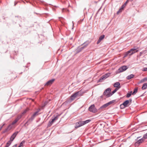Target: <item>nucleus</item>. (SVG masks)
Segmentation results:
<instances>
[{"mask_svg":"<svg viewBox=\"0 0 147 147\" xmlns=\"http://www.w3.org/2000/svg\"><path fill=\"white\" fill-rule=\"evenodd\" d=\"M51 120L52 121L54 122V121L55 120V119H54L53 118Z\"/></svg>","mask_w":147,"mask_h":147,"instance_id":"37998d69","label":"nucleus"},{"mask_svg":"<svg viewBox=\"0 0 147 147\" xmlns=\"http://www.w3.org/2000/svg\"><path fill=\"white\" fill-rule=\"evenodd\" d=\"M117 88H115L113 91L112 92H111V93L109 95V96H111L113 94H114L115 92L117 90H118Z\"/></svg>","mask_w":147,"mask_h":147,"instance_id":"5701e85b","label":"nucleus"},{"mask_svg":"<svg viewBox=\"0 0 147 147\" xmlns=\"http://www.w3.org/2000/svg\"><path fill=\"white\" fill-rule=\"evenodd\" d=\"M17 4V3H16V2H15V4H14V5H16Z\"/></svg>","mask_w":147,"mask_h":147,"instance_id":"09e8293b","label":"nucleus"},{"mask_svg":"<svg viewBox=\"0 0 147 147\" xmlns=\"http://www.w3.org/2000/svg\"><path fill=\"white\" fill-rule=\"evenodd\" d=\"M126 5L124 3L123 5H122L121 8V9H122L123 10L124 8L126 6Z\"/></svg>","mask_w":147,"mask_h":147,"instance_id":"473e14b6","label":"nucleus"},{"mask_svg":"<svg viewBox=\"0 0 147 147\" xmlns=\"http://www.w3.org/2000/svg\"><path fill=\"white\" fill-rule=\"evenodd\" d=\"M30 99L31 100H32V101H33V102H34V99H32V98H30Z\"/></svg>","mask_w":147,"mask_h":147,"instance_id":"49530a36","label":"nucleus"},{"mask_svg":"<svg viewBox=\"0 0 147 147\" xmlns=\"http://www.w3.org/2000/svg\"><path fill=\"white\" fill-rule=\"evenodd\" d=\"M5 147H7V146H6V145Z\"/></svg>","mask_w":147,"mask_h":147,"instance_id":"603ef678","label":"nucleus"},{"mask_svg":"<svg viewBox=\"0 0 147 147\" xmlns=\"http://www.w3.org/2000/svg\"><path fill=\"white\" fill-rule=\"evenodd\" d=\"M105 35H102L99 38V39L98 40L97 44H98L104 38Z\"/></svg>","mask_w":147,"mask_h":147,"instance_id":"ddd939ff","label":"nucleus"},{"mask_svg":"<svg viewBox=\"0 0 147 147\" xmlns=\"http://www.w3.org/2000/svg\"><path fill=\"white\" fill-rule=\"evenodd\" d=\"M18 131H16L15 132H14L11 136L10 138V140L11 141H12L14 139V138H15L17 136V134L18 133Z\"/></svg>","mask_w":147,"mask_h":147,"instance_id":"9b49d317","label":"nucleus"},{"mask_svg":"<svg viewBox=\"0 0 147 147\" xmlns=\"http://www.w3.org/2000/svg\"><path fill=\"white\" fill-rule=\"evenodd\" d=\"M142 71H147V67H144V68L142 70Z\"/></svg>","mask_w":147,"mask_h":147,"instance_id":"72a5a7b5","label":"nucleus"},{"mask_svg":"<svg viewBox=\"0 0 147 147\" xmlns=\"http://www.w3.org/2000/svg\"><path fill=\"white\" fill-rule=\"evenodd\" d=\"M135 76L133 74H131L130 75H128L126 77V79L127 80H129L131 79L132 78H133Z\"/></svg>","mask_w":147,"mask_h":147,"instance_id":"6ab92c4d","label":"nucleus"},{"mask_svg":"<svg viewBox=\"0 0 147 147\" xmlns=\"http://www.w3.org/2000/svg\"><path fill=\"white\" fill-rule=\"evenodd\" d=\"M89 43L87 42H86L83 43L82 45H84V46L81 47V49H83L85 48H86L87 46L89 44Z\"/></svg>","mask_w":147,"mask_h":147,"instance_id":"f3484780","label":"nucleus"},{"mask_svg":"<svg viewBox=\"0 0 147 147\" xmlns=\"http://www.w3.org/2000/svg\"><path fill=\"white\" fill-rule=\"evenodd\" d=\"M113 86L115 87H116V88H117L119 89L121 88L120 86V83L119 82H116L114 83Z\"/></svg>","mask_w":147,"mask_h":147,"instance_id":"2eb2a0df","label":"nucleus"},{"mask_svg":"<svg viewBox=\"0 0 147 147\" xmlns=\"http://www.w3.org/2000/svg\"><path fill=\"white\" fill-rule=\"evenodd\" d=\"M22 117V115L19 116L17 117L16 119L17 121H18V120L21 119Z\"/></svg>","mask_w":147,"mask_h":147,"instance_id":"2f4dec72","label":"nucleus"},{"mask_svg":"<svg viewBox=\"0 0 147 147\" xmlns=\"http://www.w3.org/2000/svg\"><path fill=\"white\" fill-rule=\"evenodd\" d=\"M144 140L143 139V138H142L138 140L136 142V144H139L143 142Z\"/></svg>","mask_w":147,"mask_h":147,"instance_id":"aec40b11","label":"nucleus"},{"mask_svg":"<svg viewBox=\"0 0 147 147\" xmlns=\"http://www.w3.org/2000/svg\"><path fill=\"white\" fill-rule=\"evenodd\" d=\"M17 144H16L13 146L12 147H17Z\"/></svg>","mask_w":147,"mask_h":147,"instance_id":"79ce46f5","label":"nucleus"},{"mask_svg":"<svg viewBox=\"0 0 147 147\" xmlns=\"http://www.w3.org/2000/svg\"><path fill=\"white\" fill-rule=\"evenodd\" d=\"M146 77V78H147V76Z\"/></svg>","mask_w":147,"mask_h":147,"instance_id":"6e6d98bb","label":"nucleus"},{"mask_svg":"<svg viewBox=\"0 0 147 147\" xmlns=\"http://www.w3.org/2000/svg\"><path fill=\"white\" fill-rule=\"evenodd\" d=\"M132 91H131L127 93L126 95V97L127 98L129 97L132 94Z\"/></svg>","mask_w":147,"mask_h":147,"instance_id":"393cba45","label":"nucleus"},{"mask_svg":"<svg viewBox=\"0 0 147 147\" xmlns=\"http://www.w3.org/2000/svg\"><path fill=\"white\" fill-rule=\"evenodd\" d=\"M89 43L87 42H86L83 43L82 45H84V46L81 47V49H83L85 48H86L87 46L89 44Z\"/></svg>","mask_w":147,"mask_h":147,"instance_id":"a211bd4d","label":"nucleus"},{"mask_svg":"<svg viewBox=\"0 0 147 147\" xmlns=\"http://www.w3.org/2000/svg\"><path fill=\"white\" fill-rule=\"evenodd\" d=\"M131 49H130V50H129V51H127V52H126L124 54V57H126L128 55L131 56V55H132L133 54L132 53H131Z\"/></svg>","mask_w":147,"mask_h":147,"instance_id":"4468645a","label":"nucleus"},{"mask_svg":"<svg viewBox=\"0 0 147 147\" xmlns=\"http://www.w3.org/2000/svg\"><path fill=\"white\" fill-rule=\"evenodd\" d=\"M128 68L127 66L124 65L120 67L117 71L118 73H121L126 70Z\"/></svg>","mask_w":147,"mask_h":147,"instance_id":"6e6552de","label":"nucleus"},{"mask_svg":"<svg viewBox=\"0 0 147 147\" xmlns=\"http://www.w3.org/2000/svg\"><path fill=\"white\" fill-rule=\"evenodd\" d=\"M11 140H9L8 141L6 144V145L7 147H9L10 145L11 144Z\"/></svg>","mask_w":147,"mask_h":147,"instance_id":"bb28decb","label":"nucleus"},{"mask_svg":"<svg viewBox=\"0 0 147 147\" xmlns=\"http://www.w3.org/2000/svg\"><path fill=\"white\" fill-rule=\"evenodd\" d=\"M147 88V84L146 83L144 84L143 85V86L142 87V89L143 90H145Z\"/></svg>","mask_w":147,"mask_h":147,"instance_id":"412c9836","label":"nucleus"},{"mask_svg":"<svg viewBox=\"0 0 147 147\" xmlns=\"http://www.w3.org/2000/svg\"><path fill=\"white\" fill-rule=\"evenodd\" d=\"M5 125V124H4L2 126L0 127V130L3 127V126L4 125Z\"/></svg>","mask_w":147,"mask_h":147,"instance_id":"a19ab883","label":"nucleus"},{"mask_svg":"<svg viewBox=\"0 0 147 147\" xmlns=\"http://www.w3.org/2000/svg\"><path fill=\"white\" fill-rule=\"evenodd\" d=\"M138 90V88H135L134 90V92L132 93V94L133 95H135L137 92Z\"/></svg>","mask_w":147,"mask_h":147,"instance_id":"b1692460","label":"nucleus"},{"mask_svg":"<svg viewBox=\"0 0 147 147\" xmlns=\"http://www.w3.org/2000/svg\"><path fill=\"white\" fill-rule=\"evenodd\" d=\"M12 125L11 124L9 125L3 131V133H5L6 132L10 130L12 128Z\"/></svg>","mask_w":147,"mask_h":147,"instance_id":"f8f14e48","label":"nucleus"},{"mask_svg":"<svg viewBox=\"0 0 147 147\" xmlns=\"http://www.w3.org/2000/svg\"><path fill=\"white\" fill-rule=\"evenodd\" d=\"M21 147V146H20V145H19V146H18V147Z\"/></svg>","mask_w":147,"mask_h":147,"instance_id":"8fccbe9b","label":"nucleus"},{"mask_svg":"<svg viewBox=\"0 0 147 147\" xmlns=\"http://www.w3.org/2000/svg\"><path fill=\"white\" fill-rule=\"evenodd\" d=\"M142 138L144 140L147 139V133L144 135Z\"/></svg>","mask_w":147,"mask_h":147,"instance_id":"c85d7f7f","label":"nucleus"},{"mask_svg":"<svg viewBox=\"0 0 147 147\" xmlns=\"http://www.w3.org/2000/svg\"><path fill=\"white\" fill-rule=\"evenodd\" d=\"M90 121V120L88 119L85 121H81L77 122L75 124V128L76 129H77L78 128L89 123Z\"/></svg>","mask_w":147,"mask_h":147,"instance_id":"f257e3e1","label":"nucleus"},{"mask_svg":"<svg viewBox=\"0 0 147 147\" xmlns=\"http://www.w3.org/2000/svg\"><path fill=\"white\" fill-rule=\"evenodd\" d=\"M25 143V141L24 140L22 141L20 144V146H23V144H24Z\"/></svg>","mask_w":147,"mask_h":147,"instance_id":"cd10ccee","label":"nucleus"},{"mask_svg":"<svg viewBox=\"0 0 147 147\" xmlns=\"http://www.w3.org/2000/svg\"><path fill=\"white\" fill-rule=\"evenodd\" d=\"M123 10L122 9H121V8H120L119 9V11H120V12H122V11Z\"/></svg>","mask_w":147,"mask_h":147,"instance_id":"ea45409f","label":"nucleus"},{"mask_svg":"<svg viewBox=\"0 0 147 147\" xmlns=\"http://www.w3.org/2000/svg\"><path fill=\"white\" fill-rule=\"evenodd\" d=\"M115 101V100H114L109 102L103 105L102 106H101L100 108L99 109L102 110H103L104 109H105L108 106L111 104L113 103Z\"/></svg>","mask_w":147,"mask_h":147,"instance_id":"f03ea898","label":"nucleus"},{"mask_svg":"<svg viewBox=\"0 0 147 147\" xmlns=\"http://www.w3.org/2000/svg\"><path fill=\"white\" fill-rule=\"evenodd\" d=\"M120 11L119 10L117 12V14H118L119 13H120Z\"/></svg>","mask_w":147,"mask_h":147,"instance_id":"de8ad7c7","label":"nucleus"},{"mask_svg":"<svg viewBox=\"0 0 147 147\" xmlns=\"http://www.w3.org/2000/svg\"><path fill=\"white\" fill-rule=\"evenodd\" d=\"M3 18L4 19H5V18H4V17H3Z\"/></svg>","mask_w":147,"mask_h":147,"instance_id":"864d4df0","label":"nucleus"},{"mask_svg":"<svg viewBox=\"0 0 147 147\" xmlns=\"http://www.w3.org/2000/svg\"><path fill=\"white\" fill-rule=\"evenodd\" d=\"M29 110V109L28 108H26V109L24 110L23 112L22 113V115H23L24 114L26 113L27 111H28Z\"/></svg>","mask_w":147,"mask_h":147,"instance_id":"4be33fe9","label":"nucleus"},{"mask_svg":"<svg viewBox=\"0 0 147 147\" xmlns=\"http://www.w3.org/2000/svg\"><path fill=\"white\" fill-rule=\"evenodd\" d=\"M88 110L90 112L93 113H96L97 112V110L94 104L91 105L89 107Z\"/></svg>","mask_w":147,"mask_h":147,"instance_id":"7ed1b4c3","label":"nucleus"},{"mask_svg":"<svg viewBox=\"0 0 147 147\" xmlns=\"http://www.w3.org/2000/svg\"><path fill=\"white\" fill-rule=\"evenodd\" d=\"M72 23H73V26H74L73 22H72Z\"/></svg>","mask_w":147,"mask_h":147,"instance_id":"3c124183","label":"nucleus"},{"mask_svg":"<svg viewBox=\"0 0 147 147\" xmlns=\"http://www.w3.org/2000/svg\"><path fill=\"white\" fill-rule=\"evenodd\" d=\"M58 115H57L54 118V119H55V120H57L58 119Z\"/></svg>","mask_w":147,"mask_h":147,"instance_id":"4c0bfd02","label":"nucleus"},{"mask_svg":"<svg viewBox=\"0 0 147 147\" xmlns=\"http://www.w3.org/2000/svg\"><path fill=\"white\" fill-rule=\"evenodd\" d=\"M103 96H104V95H102L101 96H100V97L101 98H103Z\"/></svg>","mask_w":147,"mask_h":147,"instance_id":"a18cd8bd","label":"nucleus"},{"mask_svg":"<svg viewBox=\"0 0 147 147\" xmlns=\"http://www.w3.org/2000/svg\"><path fill=\"white\" fill-rule=\"evenodd\" d=\"M55 79H52L48 81L46 83V85L47 86L51 85L54 82Z\"/></svg>","mask_w":147,"mask_h":147,"instance_id":"dca6fc26","label":"nucleus"},{"mask_svg":"<svg viewBox=\"0 0 147 147\" xmlns=\"http://www.w3.org/2000/svg\"><path fill=\"white\" fill-rule=\"evenodd\" d=\"M18 121H17L16 119H15V120L13 121V122L11 123L12 125H13L15 124L16 123L18 122Z\"/></svg>","mask_w":147,"mask_h":147,"instance_id":"c756f323","label":"nucleus"},{"mask_svg":"<svg viewBox=\"0 0 147 147\" xmlns=\"http://www.w3.org/2000/svg\"><path fill=\"white\" fill-rule=\"evenodd\" d=\"M50 122H51V123H52V124H53V123H54V122H53V121H52L51 120H50Z\"/></svg>","mask_w":147,"mask_h":147,"instance_id":"c03bdc74","label":"nucleus"},{"mask_svg":"<svg viewBox=\"0 0 147 147\" xmlns=\"http://www.w3.org/2000/svg\"><path fill=\"white\" fill-rule=\"evenodd\" d=\"M39 112V111H36L32 115L31 117L28 120L29 121H32L35 117L38 115V113Z\"/></svg>","mask_w":147,"mask_h":147,"instance_id":"1a4fd4ad","label":"nucleus"},{"mask_svg":"<svg viewBox=\"0 0 147 147\" xmlns=\"http://www.w3.org/2000/svg\"><path fill=\"white\" fill-rule=\"evenodd\" d=\"M53 124L51 122H50V121H49L48 123V126H51L52 124Z\"/></svg>","mask_w":147,"mask_h":147,"instance_id":"e433bc0d","label":"nucleus"},{"mask_svg":"<svg viewBox=\"0 0 147 147\" xmlns=\"http://www.w3.org/2000/svg\"><path fill=\"white\" fill-rule=\"evenodd\" d=\"M147 81V78L146 77H145L142 79L140 81V82L142 83L144 82H146Z\"/></svg>","mask_w":147,"mask_h":147,"instance_id":"a878e982","label":"nucleus"},{"mask_svg":"<svg viewBox=\"0 0 147 147\" xmlns=\"http://www.w3.org/2000/svg\"><path fill=\"white\" fill-rule=\"evenodd\" d=\"M82 49H81V47L78 48L77 49V52L79 53L82 51Z\"/></svg>","mask_w":147,"mask_h":147,"instance_id":"7c9ffc66","label":"nucleus"},{"mask_svg":"<svg viewBox=\"0 0 147 147\" xmlns=\"http://www.w3.org/2000/svg\"><path fill=\"white\" fill-rule=\"evenodd\" d=\"M110 74H111L110 73H107L102 76L100 78V79L98 80V81L99 82H102V80L106 79L108 77H109L110 76Z\"/></svg>","mask_w":147,"mask_h":147,"instance_id":"423d86ee","label":"nucleus"},{"mask_svg":"<svg viewBox=\"0 0 147 147\" xmlns=\"http://www.w3.org/2000/svg\"><path fill=\"white\" fill-rule=\"evenodd\" d=\"M80 92V91H78L76 92L73 94H72L70 96V99L71 101L73 100L75 98L77 97L78 96H80V95H79V93Z\"/></svg>","mask_w":147,"mask_h":147,"instance_id":"39448f33","label":"nucleus"},{"mask_svg":"<svg viewBox=\"0 0 147 147\" xmlns=\"http://www.w3.org/2000/svg\"><path fill=\"white\" fill-rule=\"evenodd\" d=\"M138 49V47H134V48L130 49L131 51V53L133 54L135 53L138 52L139 51V50Z\"/></svg>","mask_w":147,"mask_h":147,"instance_id":"9d476101","label":"nucleus"},{"mask_svg":"<svg viewBox=\"0 0 147 147\" xmlns=\"http://www.w3.org/2000/svg\"><path fill=\"white\" fill-rule=\"evenodd\" d=\"M132 102V99H130L129 100H127L124 102L122 104L120 105V107L121 108L122 106H123L124 107H126L128 106L127 105L129 102L131 103Z\"/></svg>","mask_w":147,"mask_h":147,"instance_id":"0eeeda50","label":"nucleus"},{"mask_svg":"<svg viewBox=\"0 0 147 147\" xmlns=\"http://www.w3.org/2000/svg\"><path fill=\"white\" fill-rule=\"evenodd\" d=\"M84 19V18H83L82 20H79V21H78V23L80 24V23H82V22L83 21V20Z\"/></svg>","mask_w":147,"mask_h":147,"instance_id":"f704fd0d","label":"nucleus"},{"mask_svg":"<svg viewBox=\"0 0 147 147\" xmlns=\"http://www.w3.org/2000/svg\"><path fill=\"white\" fill-rule=\"evenodd\" d=\"M72 39V38H70V39Z\"/></svg>","mask_w":147,"mask_h":147,"instance_id":"5fc2aeb1","label":"nucleus"},{"mask_svg":"<svg viewBox=\"0 0 147 147\" xmlns=\"http://www.w3.org/2000/svg\"><path fill=\"white\" fill-rule=\"evenodd\" d=\"M53 124L51 122H50V121H49L48 123V126H51L52 124Z\"/></svg>","mask_w":147,"mask_h":147,"instance_id":"c9c22d12","label":"nucleus"},{"mask_svg":"<svg viewBox=\"0 0 147 147\" xmlns=\"http://www.w3.org/2000/svg\"><path fill=\"white\" fill-rule=\"evenodd\" d=\"M111 89L110 88H107L104 92L103 95L105 96L107 98H108L110 96H109L110 94L111 93Z\"/></svg>","mask_w":147,"mask_h":147,"instance_id":"20e7f679","label":"nucleus"},{"mask_svg":"<svg viewBox=\"0 0 147 147\" xmlns=\"http://www.w3.org/2000/svg\"><path fill=\"white\" fill-rule=\"evenodd\" d=\"M129 1V0H127V1L125 2L124 3L126 5L127 4L128 2Z\"/></svg>","mask_w":147,"mask_h":147,"instance_id":"58836bf2","label":"nucleus"}]
</instances>
